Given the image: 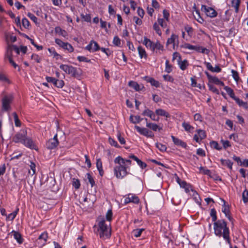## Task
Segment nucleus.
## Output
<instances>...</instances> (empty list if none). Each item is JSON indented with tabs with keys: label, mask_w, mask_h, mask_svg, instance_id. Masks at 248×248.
Masks as SVG:
<instances>
[{
	"label": "nucleus",
	"mask_w": 248,
	"mask_h": 248,
	"mask_svg": "<svg viewBox=\"0 0 248 248\" xmlns=\"http://www.w3.org/2000/svg\"><path fill=\"white\" fill-rule=\"evenodd\" d=\"M215 233L219 237L223 236L224 239L229 243H231L229 235V229L227 227V223L223 219L218 220L214 223Z\"/></svg>",
	"instance_id": "nucleus-1"
},
{
	"label": "nucleus",
	"mask_w": 248,
	"mask_h": 248,
	"mask_svg": "<svg viewBox=\"0 0 248 248\" xmlns=\"http://www.w3.org/2000/svg\"><path fill=\"white\" fill-rule=\"evenodd\" d=\"M98 226L100 232V237L103 238H108L111 235L110 222L107 223L104 218H98Z\"/></svg>",
	"instance_id": "nucleus-2"
},
{
	"label": "nucleus",
	"mask_w": 248,
	"mask_h": 248,
	"mask_svg": "<svg viewBox=\"0 0 248 248\" xmlns=\"http://www.w3.org/2000/svg\"><path fill=\"white\" fill-rule=\"evenodd\" d=\"M60 68L66 74L70 75L75 78H79L82 75V70L80 68H75L71 65L61 64Z\"/></svg>",
	"instance_id": "nucleus-3"
},
{
	"label": "nucleus",
	"mask_w": 248,
	"mask_h": 248,
	"mask_svg": "<svg viewBox=\"0 0 248 248\" xmlns=\"http://www.w3.org/2000/svg\"><path fill=\"white\" fill-rule=\"evenodd\" d=\"M114 168V172L116 177L118 179H122L125 176L128 172L127 171V167L122 164H118Z\"/></svg>",
	"instance_id": "nucleus-4"
},
{
	"label": "nucleus",
	"mask_w": 248,
	"mask_h": 248,
	"mask_svg": "<svg viewBox=\"0 0 248 248\" xmlns=\"http://www.w3.org/2000/svg\"><path fill=\"white\" fill-rule=\"evenodd\" d=\"M13 97L11 95H5L2 99V109L5 111H8L10 108V104Z\"/></svg>",
	"instance_id": "nucleus-5"
},
{
	"label": "nucleus",
	"mask_w": 248,
	"mask_h": 248,
	"mask_svg": "<svg viewBox=\"0 0 248 248\" xmlns=\"http://www.w3.org/2000/svg\"><path fill=\"white\" fill-rule=\"evenodd\" d=\"M135 128L141 134L148 138H153L154 135L153 132L149 131L147 128H141L138 125L135 126Z\"/></svg>",
	"instance_id": "nucleus-6"
},
{
	"label": "nucleus",
	"mask_w": 248,
	"mask_h": 248,
	"mask_svg": "<svg viewBox=\"0 0 248 248\" xmlns=\"http://www.w3.org/2000/svg\"><path fill=\"white\" fill-rule=\"evenodd\" d=\"M59 144L57 138V134H56L54 137L49 140L46 143V147L48 149H53L56 148Z\"/></svg>",
	"instance_id": "nucleus-7"
},
{
	"label": "nucleus",
	"mask_w": 248,
	"mask_h": 248,
	"mask_svg": "<svg viewBox=\"0 0 248 248\" xmlns=\"http://www.w3.org/2000/svg\"><path fill=\"white\" fill-rule=\"evenodd\" d=\"M27 136V131L25 130L21 131V132L17 133L13 138V140L16 143H23L24 140L26 139Z\"/></svg>",
	"instance_id": "nucleus-8"
},
{
	"label": "nucleus",
	"mask_w": 248,
	"mask_h": 248,
	"mask_svg": "<svg viewBox=\"0 0 248 248\" xmlns=\"http://www.w3.org/2000/svg\"><path fill=\"white\" fill-rule=\"evenodd\" d=\"M201 11L203 12L206 16H217V13L214 9L204 5H202Z\"/></svg>",
	"instance_id": "nucleus-9"
},
{
	"label": "nucleus",
	"mask_w": 248,
	"mask_h": 248,
	"mask_svg": "<svg viewBox=\"0 0 248 248\" xmlns=\"http://www.w3.org/2000/svg\"><path fill=\"white\" fill-rule=\"evenodd\" d=\"M139 202V198L137 196L133 194H129L127 197L124 200V203L126 204L129 202L138 203Z\"/></svg>",
	"instance_id": "nucleus-10"
},
{
	"label": "nucleus",
	"mask_w": 248,
	"mask_h": 248,
	"mask_svg": "<svg viewBox=\"0 0 248 248\" xmlns=\"http://www.w3.org/2000/svg\"><path fill=\"white\" fill-rule=\"evenodd\" d=\"M178 37L177 35L172 34H171L170 38H169L167 42L166 45L167 46H169L170 45H172V47L173 49H175V45L176 44V42H177L178 46Z\"/></svg>",
	"instance_id": "nucleus-11"
},
{
	"label": "nucleus",
	"mask_w": 248,
	"mask_h": 248,
	"mask_svg": "<svg viewBox=\"0 0 248 248\" xmlns=\"http://www.w3.org/2000/svg\"><path fill=\"white\" fill-rule=\"evenodd\" d=\"M114 163L116 164H122L128 167V165L131 164V161L129 159H124L121 156H119L115 159Z\"/></svg>",
	"instance_id": "nucleus-12"
},
{
	"label": "nucleus",
	"mask_w": 248,
	"mask_h": 248,
	"mask_svg": "<svg viewBox=\"0 0 248 248\" xmlns=\"http://www.w3.org/2000/svg\"><path fill=\"white\" fill-rule=\"evenodd\" d=\"M143 115L147 116L149 117L152 120L155 121H158L159 118H156L155 114L152 110L148 108L146 109L142 113Z\"/></svg>",
	"instance_id": "nucleus-13"
},
{
	"label": "nucleus",
	"mask_w": 248,
	"mask_h": 248,
	"mask_svg": "<svg viewBox=\"0 0 248 248\" xmlns=\"http://www.w3.org/2000/svg\"><path fill=\"white\" fill-rule=\"evenodd\" d=\"M23 144H24L26 147H28L32 149H35L36 150H37L36 148V146L33 142L32 140L30 138H26L24 141H23Z\"/></svg>",
	"instance_id": "nucleus-14"
},
{
	"label": "nucleus",
	"mask_w": 248,
	"mask_h": 248,
	"mask_svg": "<svg viewBox=\"0 0 248 248\" xmlns=\"http://www.w3.org/2000/svg\"><path fill=\"white\" fill-rule=\"evenodd\" d=\"M13 57V48L12 47L11 45H8L6 51L4 55V60L6 61L8 60V61L10 59H12Z\"/></svg>",
	"instance_id": "nucleus-15"
},
{
	"label": "nucleus",
	"mask_w": 248,
	"mask_h": 248,
	"mask_svg": "<svg viewBox=\"0 0 248 248\" xmlns=\"http://www.w3.org/2000/svg\"><path fill=\"white\" fill-rule=\"evenodd\" d=\"M222 201L223 202V206L222 209V212L225 215L226 217L231 221L232 219V218L230 215V210L229 208V206L226 205V202L223 199H221Z\"/></svg>",
	"instance_id": "nucleus-16"
},
{
	"label": "nucleus",
	"mask_w": 248,
	"mask_h": 248,
	"mask_svg": "<svg viewBox=\"0 0 248 248\" xmlns=\"http://www.w3.org/2000/svg\"><path fill=\"white\" fill-rule=\"evenodd\" d=\"M171 138L175 145L177 146H180L184 148H186L187 147L186 143L182 140L175 137L174 136H171Z\"/></svg>",
	"instance_id": "nucleus-17"
},
{
	"label": "nucleus",
	"mask_w": 248,
	"mask_h": 248,
	"mask_svg": "<svg viewBox=\"0 0 248 248\" xmlns=\"http://www.w3.org/2000/svg\"><path fill=\"white\" fill-rule=\"evenodd\" d=\"M144 79L147 82L150 83L153 86L157 88L160 86L159 82L152 78L146 76L144 77Z\"/></svg>",
	"instance_id": "nucleus-18"
},
{
	"label": "nucleus",
	"mask_w": 248,
	"mask_h": 248,
	"mask_svg": "<svg viewBox=\"0 0 248 248\" xmlns=\"http://www.w3.org/2000/svg\"><path fill=\"white\" fill-rule=\"evenodd\" d=\"M129 157L135 160L137 162L138 164L140 167L141 168L144 169L146 167V164L142 162L140 159H139L137 156H136L134 155H129Z\"/></svg>",
	"instance_id": "nucleus-19"
},
{
	"label": "nucleus",
	"mask_w": 248,
	"mask_h": 248,
	"mask_svg": "<svg viewBox=\"0 0 248 248\" xmlns=\"http://www.w3.org/2000/svg\"><path fill=\"white\" fill-rule=\"evenodd\" d=\"M12 235H13L14 238L17 241L19 244H21L23 242V239L22 238L21 235L20 233L16 231H12L11 232Z\"/></svg>",
	"instance_id": "nucleus-20"
},
{
	"label": "nucleus",
	"mask_w": 248,
	"mask_h": 248,
	"mask_svg": "<svg viewBox=\"0 0 248 248\" xmlns=\"http://www.w3.org/2000/svg\"><path fill=\"white\" fill-rule=\"evenodd\" d=\"M155 113L157 115L164 116L166 117V118H169L170 116V114L168 112L161 108L156 109Z\"/></svg>",
	"instance_id": "nucleus-21"
},
{
	"label": "nucleus",
	"mask_w": 248,
	"mask_h": 248,
	"mask_svg": "<svg viewBox=\"0 0 248 248\" xmlns=\"http://www.w3.org/2000/svg\"><path fill=\"white\" fill-rule=\"evenodd\" d=\"M55 32L64 37H66L68 36L67 32L65 30H62L60 27H56L55 28Z\"/></svg>",
	"instance_id": "nucleus-22"
},
{
	"label": "nucleus",
	"mask_w": 248,
	"mask_h": 248,
	"mask_svg": "<svg viewBox=\"0 0 248 248\" xmlns=\"http://www.w3.org/2000/svg\"><path fill=\"white\" fill-rule=\"evenodd\" d=\"M146 126L154 131H156L157 130L160 131L162 129L157 124L154 123H147Z\"/></svg>",
	"instance_id": "nucleus-23"
},
{
	"label": "nucleus",
	"mask_w": 248,
	"mask_h": 248,
	"mask_svg": "<svg viewBox=\"0 0 248 248\" xmlns=\"http://www.w3.org/2000/svg\"><path fill=\"white\" fill-rule=\"evenodd\" d=\"M48 50L49 53L53 56V58H55L56 60H58L62 58V56L56 52L54 48H49Z\"/></svg>",
	"instance_id": "nucleus-24"
},
{
	"label": "nucleus",
	"mask_w": 248,
	"mask_h": 248,
	"mask_svg": "<svg viewBox=\"0 0 248 248\" xmlns=\"http://www.w3.org/2000/svg\"><path fill=\"white\" fill-rule=\"evenodd\" d=\"M240 2L241 0H232V7L234 8L236 13L238 12Z\"/></svg>",
	"instance_id": "nucleus-25"
},
{
	"label": "nucleus",
	"mask_w": 248,
	"mask_h": 248,
	"mask_svg": "<svg viewBox=\"0 0 248 248\" xmlns=\"http://www.w3.org/2000/svg\"><path fill=\"white\" fill-rule=\"evenodd\" d=\"M154 42L151 41L149 39L146 37H144V41L143 44L147 47L152 50Z\"/></svg>",
	"instance_id": "nucleus-26"
},
{
	"label": "nucleus",
	"mask_w": 248,
	"mask_h": 248,
	"mask_svg": "<svg viewBox=\"0 0 248 248\" xmlns=\"http://www.w3.org/2000/svg\"><path fill=\"white\" fill-rule=\"evenodd\" d=\"M138 50L139 52V56L140 58H144L145 59L147 58V54L144 50V49L141 46H139L138 47Z\"/></svg>",
	"instance_id": "nucleus-27"
},
{
	"label": "nucleus",
	"mask_w": 248,
	"mask_h": 248,
	"mask_svg": "<svg viewBox=\"0 0 248 248\" xmlns=\"http://www.w3.org/2000/svg\"><path fill=\"white\" fill-rule=\"evenodd\" d=\"M128 85L134 89L136 91H139L141 90L140 85L136 82L130 81L128 83Z\"/></svg>",
	"instance_id": "nucleus-28"
},
{
	"label": "nucleus",
	"mask_w": 248,
	"mask_h": 248,
	"mask_svg": "<svg viewBox=\"0 0 248 248\" xmlns=\"http://www.w3.org/2000/svg\"><path fill=\"white\" fill-rule=\"evenodd\" d=\"M224 90L233 99L236 97L234 95V92L232 89L228 86H224Z\"/></svg>",
	"instance_id": "nucleus-29"
},
{
	"label": "nucleus",
	"mask_w": 248,
	"mask_h": 248,
	"mask_svg": "<svg viewBox=\"0 0 248 248\" xmlns=\"http://www.w3.org/2000/svg\"><path fill=\"white\" fill-rule=\"evenodd\" d=\"M178 63L180 66V68L182 70H185L186 69L187 66H188V62L187 60H185L183 61H181V60L179 62H178Z\"/></svg>",
	"instance_id": "nucleus-30"
},
{
	"label": "nucleus",
	"mask_w": 248,
	"mask_h": 248,
	"mask_svg": "<svg viewBox=\"0 0 248 248\" xmlns=\"http://www.w3.org/2000/svg\"><path fill=\"white\" fill-rule=\"evenodd\" d=\"M220 161L223 165L227 166L230 169H232V165L233 163L231 160L229 159H221Z\"/></svg>",
	"instance_id": "nucleus-31"
},
{
	"label": "nucleus",
	"mask_w": 248,
	"mask_h": 248,
	"mask_svg": "<svg viewBox=\"0 0 248 248\" xmlns=\"http://www.w3.org/2000/svg\"><path fill=\"white\" fill-rule=\"evenodd\" d=\"M209 81L211 82H213L217 85L222 86H224V83L222 81H220L217 77H213Z\"/></svg>",
	"instance_id": "nucleus-32"
},
{
	"label": "nucleus",
	"mask_w": 248,
	"mask_h": 248,
	"mask_svg": "<svg viewBox=\"0 0 248 248\" xmlns=\"http://www.w3.org/2000/svg\"><path fill=\"white\" fill-rule=\"evenodd\" d=\"M155 49L163 50V46L159 42L157 41L156 43H153L152 50L154 51Z\"/></svg>",
	"instance_id": "nucleus-33"
},
{
	"label": "nucleus",
	"mask_w": 248,
	"mask_h": 248,
	"mask_svg": "<svg viewBox=\"0 0 248 248\" xmlns=\"http://www.w3.org/2000/svg\"><path fill=\"white\" fill-rule=\"evenodd\" d=\"M13 115L14 118L15 125L16 126H20L21 125V123H20V120L18 119L17 114H16V112H14L13 113Z\"/></svg>",
	"instance_id": "nucleus-34"
},
{
	"label": "nucleus",
	"mask_w": 248,
	"mask_h": 248,
	"mask_svg": "<svg viewBox=\"0 0 248 248\" xmlns=\"http://www.w3.org/2000/svg\"><path fill=\"white\" fill-rule=\"evenodd\" d=\"M72 185L76 189H78L80 186L79 180L78 179L74 178L73 179Z\"/></svg>",
	"instance_id": "nucleus-35"
},
{
	"label": "nucleus",
	"mask_w": 248,
	"mask_h": 248,
	"mask_svg": "<svg viewBox=\"0 0 248 248\" xmlns=\"http://www.w3.org/2000/svg\"><path fill=\"white\" fill-rule=\"evenodd\" d=\"M198 136L200 138L201 140H202L206 138V133L204 130H198L197 131Z\"/></svg>",
	"instance_id": "nucleus-36"
},
{
	"label": "nucleus",
	"mask_w": 248,
	"mask_h": 248,
	"mask_svg": "<svg viewBox=\"0 0 248 248\" xmlns=\"http://www.w3.org/2000/svg\"><path fill=\"white\" fill-rule=\"evenodd\" d=\"M181 187H183L185 189V191L186 193L189 191V185L186 183V182L182 181L180 184Z\"/></svg>",
	"instance_id": "nucleus-37"
},
{
	"label": "nucleus",
	"mask_w": 248,
	"mask_h": 248,
	"mask_svg": "<svg viewBox=\"0 0 248 248\" xmlns=\"http://www.w3.org/2000/svg\"><path fill=\"white\" fill-rule=\"evenodd\" d=\"M0 81L7 82L8 84L11 83L9 79L2 73H0Z\"/></svg>",
	"instance_id": "nucleus-38"
},
{
	"label": "nucleus",
	"mask_w": 248,
	"mask_h": 248,
	"mask_svg": "<svg viewBox=\"0 0 248 248\" xmlns=\"http://www.w3.org/2000/svg\"><path fill=\"white\" fill-rule=\"evenodd\" d=\"M144 231V229H136L133 230V233L134 235L136 237H140L142 233V232Z\"/></svg>",
	"instance_id": "nucleus-39"
},
{
	"label": "nucleus",
	"mask_w": 248,
	"mask_h": 248,
	"mask_svg": "<svg viewBox=\"0 0 248 248\" xmlns=\"http://www.w3.org/2000/svg\"><path fill=\"white\" fill-rule=\"evenodd\" d=\"M182 126L184 128L185 130L186 131H190L191 130H192L194 129L193 127H192L189 124H188V123H186V122H184L182 124Z\"/></svg>",
	"instance_id": "nucleus-40"
},
{
	"label": "nucleus",
	"mask_w": 248,
	"mask_h": 248,
	"mask_svg": "<svg viewBox=\"0 0 248 248\" xmlns=\"http://www.w3.org/2000/svg\"><path fill=\"white\" fill-rule=\"evenodd\" d=\"M87 179L88 180L89 183L91 184V186L93 187L95 185V182L93 178V177L91 176L90 173H88L86 174Z\"/></svg>",
	"instance_id": "nucleus-41"
},
{
	"label": "nucleus",
	"mask_w": 248,
	"mask_h": 248,
	"mask_svg": "<svg viewBox=\"0 0 248 248\" xmlns=\"http://www.w3.org/2000/svg\"><path fill=\"white\" fill-rule=\"evenodd\" d=\"M210 144L212 147H213L217 150H220L222 149L221 147L219 146V144L217 141H212L210 142Z\"/></svg>",
	"instance_id": "nucleus-42"
},
{
	"label": "nucleus",
	"mask_w": 248,
	"mask_h": 248,
	"mask_svg": "<svg viewBox=\"0 0 248 248\" xmlns=\"http://www.w3.org/2000/svg\"><path fill=\"white\" fill-rule=\"evenodd\" d=\"M64 83L62 80H59L56 79V81L54 83L55 86L58 88H62L64 86Z\"/></svg>",
	"instance_id": "nucleus-43"
},
{
	"label": "nucleus",
	"mask_w": 248,
	"mask_h": 248,
	"mask_svg": "<svg viewBox=\"0 0 248 248\" xmlns=\"http://www.w3.org/2000/svg\"><path fill=\"white\" fill-rule=\"evenodd\" d=\"M48 236H47V233L46 232H43L38 237L39 240H44V244H45L46 240L47 239Z\"/></svg>",
	"instance_id": "nucleus-44"
},
{
	"label": "nucleus",
	"mask_w": 248,
	"mask_h": 248,
	"mask_svg": "<svg viewBox=\"0 0 248 248\" xmlns=\"http://www.w3.org/2000/svg\"><path fill=\"white\" fill-rule=\"evenodd\" d=\"M55 42L58 45H59V46L62 47V48L63 47H64V46H67L66 44V43L63 42L60 39L56 38Z\"/></svg>",
	"instance_id": "nucleus-45"
},
{
	"label": "nucleus",
	"mask_w": 248,
	"mask_h": 248,
	"mask_svg": "<svg viewBox=\"0 0 248 248\" xmlns=\"http://www.w3.org/2000/svg\"><path fill=\"white\" fill-rule=\"evenodd\" d=\"M156 147L162 152L165 151L167 149L166 146L160 143H156Z\"/></svg>",
	"instance_id": "nucleus-46"
},
{
	"label": "nucleus",
	"mask_w": 248,
	"mask_h": 248,
	"mask_svg": "<svg viewBox=\"0 0 248 248\" xmlns=\"http://www.w3.org/2000/svg\"><path fill=\"white\" fill-rule=\"evenodd\" d=\"M112 212L111 210H108L106 214V217L107 220L109 222L112 220Z\"/></svg>",
	"instance_id": "nucleus-47"
},
{
	"label": "nucleus",
	"mask_w": 248,
	"mask_h": 248,
	"mask_svg": "<svg viewBox=\"0 0 248 248\" xmlns=\"http://www.w3.org/2000/svg\"><path fill=\"white\" fill-rule=\"evenodd\" d=\"M165 64V71L168 73H170L172 71L171 65L169 64V61L168 60H166Z\"/></svg>",
	"instance_id": "nucleus-48"
},
{
	"label": "nucleus",
	"mask_w": 248,
	"mask_h": 248,
	"mask_svg": "<svg viewBox=\"0 0 248 248\" xmlns=\"http://www.w3.org/2000/svg\"><path fill=\"white\" fill-rule=\"evenodd\" d=\"M22 24L25 29H27L30 26V22L27 19L23 18L22 20Z\"/></svg>",
	"instance_id": "nucleus-49"
},
{
	"label": "nucleus",
	"mask_w": 248,
	"mask_h": 248,
	"mask_svg": "<svg viewBox=\"0 0 248 248\" xmlns=\"http://www.w3.org/2000/svg\"><path fill=\"white\" fill-rule=\"evenodd\" d=\"M158 25H160L163 28H165L167 27V24L164 19L158 18Z\"/></svg>",
	"instance_id": "nucleus-50"
},
{
	"label": "nucleus",
	"mask_w": 248,
	"mask_h": 248,
	"mask_svg": "<svg viewBox=\"0 0 248 248\" xmlns=\"http://www.w3.org/2000/svg\"><path fill=\"white\" fill-rule=\"evenodd\" d=\"M210 216H211L213 221H215L217 220V217L216 216V211L215 209L213 208L211 209Z\"/></svg>",
	"instance_id": "nucleus-51"
},
{
	"label": "nucleus",
	"mask_w": 248,
	"mask_h": 248,
	"mask_svg": "<svg viewBox=\"0 0 248 248\" xmlns=\"http://www.w3.org/2000/svg\"><path fill=\"white\" fill-rule=\"evenodd\" d=\"M209 90L212 92L216 93L217 94H219L218 90L213 85L208 84Z\"/></svg>",
	"instance_id": "nucleus-52"
},
{
	"label": "nucleus",
	"mask_w": 248,
	"mask_h": 248,
	"mask_svg": "<svg viewBox=\"0 0 248 248\" xmlns=\"http://www.w3.org/2000/svg\"><path fill=\"white\" fill-rule=\"evenodd\" d=\"M185 29L189 35L191 36L192 35L193 30L192 27L186 25L185 26Z\"/></svg>",
	"instance_id": "nucleus-53"
},
{
	"label": "nucleus",
	"mask_w": 248,
	"mask_h": 248,
	"mask_svg": "<svg viewBox=\"0 0 248 248\" xmlns=\"http://www.w3.org/2000/svg\"><path fill=\"white\" fill-rule=\"evenodd\" d=\"M66 44L67 46H64V47H63V48L65 50H67L69 52H73L74 51V48L71 46V45L69 44L68 43H66Z\"/></svg>",
	"instance_id": "nucleus-54"
},
{
	"label": "nucleus",
	"mask_w": 248,
	"mask_h": 248,
	"mask_svg": "<svg viewBox=\"0 0 248 248\" xmlns=\"http://www.w3.org/2000/svg\"><path fill=\"white\" fill-rule=\"evenodd\" d=\"M243 200L245 203L248 202V191L245 190L243 193Z\"/></svg>",
	"instance_id": "nucleus-55"
},
{
	"label": "nucleus",
	"mask_w": 248,
	"mask_h": 248,
	"mask_svg": "<svg viewBox=\"0 0 248 248\" xmlns=\"http://www.w3.org/2000/svg\"><path fill=\"white\" fill-rule=\"evenodd\" d=\"M109 142L110 144L112 146H114L115 147L119 148L120 146L118 144L117 142L111 138H109L108 139Z\"/></svg>",
	"instance_id": "nucleus-56"
},
{
	"label": "nucleus",
	"mask_w": 248,
	"mask_h": 248,
	"mask_svg": "<svg viewBox=\"0 0 248 248\" xmlns=\"http://www.w3.org/2000/svg\"><path fill=\"white\" fill-rule=\"evenodd\" d=\"M113 44L116 46H120L121 45V40L118 36H115L113 41Z\"/></svg>",
	"instance_id": "nucleus-57"
},
{
	"label": "nucleus",
	"mask_w": 248,
	"mask_h": 248,
	"mask_svg": "<svg viewBox=\"0 0 248 248\" xmlns=\"http://www.w3.org/2000/svg\"><path fill=\"white\" fill-rule=\"evenodd\" d=\"M159 25L157 24L156 22L154 23V25H153V28L156 31V33L159 34V35H161V31L160 30V28L159 27Z\"/></svg>",
	"instance_id": "nucleus-58"
},
{
	"label": "nucleus",
	"mask_w": 248,
	"mask_h": 248,
	"mask_svg": "<svg viewBox=\"0 0 248 248\" xmlns=\"http://www.w3.org/2000/svg\"><path fill=\"white\" fill-rule=\"evenodd\" d=\"M232 73L234 79L236 81H238L239 79L238 72L236 71L232 70Z\"/></svg>",
	"instance_id": "nucleus-59"
},
{
	"label": "nucleus",
	"mask_w": 248,
	"mask_h": 248,
	"mask_svg": "<svg viewBox=\"0 0 248 248\" xmlns=\"http://www.w3.org/2000/svg\"><path fill=\"white\" fill-rule=\"evenodd\" d=\"M92 42L93 43V51H96L100 49L97 42L93 40L92 41Z\"/></svg>",
	"instance_id": "nucleus-60"
},
{
	"label": "nucleus",
	"mask_w": 248,
	"mask_h": 248,
	"mask_svg": "<svg viewBox=\"0 0 248 248\" xmlns=\"http://www.w3.org/2000/svg\"><path fill=\"white\" fill-rule=\"evenodd\" d=\"M31 59L35 61L38 63L40 62L41 60L38 55L35 54H33L31 55Z\"/></svg>",
	"instance_id": "nucleus-61"
},
{
	"label": "nucleus",
	"mask_w": 248,
	"mask_h": 248,
	"mask_svg": "<svg viewBox=\"0 0 248 248\" xmlns=\"http://www.w3.org/2000/svg\"><path fill=\"white\" fill-rule=\"evenodd\" d=\"M175 59L177 60V62H179L181 60V56L178 52H174L173 54L172 61H174Z\"/></svg>",
	"instance_id": "nucleus-62"
},
{
	"label": "nucleus",
	"mask_w": 248,
	"mask_h": 248,
	"mask_svg": "<svg viewBox=\"0 0 248 248\" xmlns=\"http://www.w3.org/2000/svg\"><path fill=\"white\" fill-rule=\"evenodd\" d=\"M197 154L201 156H205V151L201 148H199L197 149Z\"/></svg>",
	"instance_id": "nucleus-63"
},
{
	"label": "nucleus",
	"mask_w": 248,
	"mask_h": 248,
	"mask_svg": "<svg viewBox=\"0 0 248 248\" xmlns=\"http://www.w3.org/2000/svg\"><path fill=\"white\" fill-rule=\"evenodd\" d=\"M221 141L223 144V147L225 149H226L227 148L231 146L230 142L228 140H221Z\"/></svg>",
	"instance_id": "nucleus-64"
}]
</instances>
